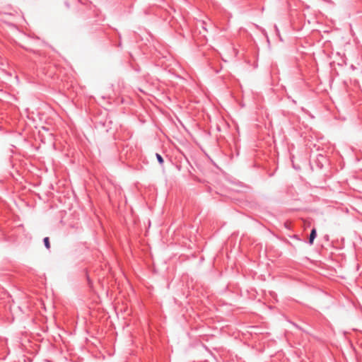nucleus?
<instances>
[{
	"label": "nucleus",
	"mask_w": 362,
	"mask_h": 362,
	"mask_svg": "<svg viewBox=\"0 0 362 362\" xmlns=\"http://www.w3.org/2000/svg\"><path fill=\"white\" fill-rule=\"evenodd\" d=\"M156 158H157V160L158 162L159 163L160 165H163V163H164V160H163V157L161 156L160 154L159 153H156Z\"/></svg>",
	"instance_id": "f03ea898"
},
{
	"label": "nucleus",
	"mask_w": 362,
	"mask_h": 362,
	"mask_svg": "<svg viewBox=\"0 0 362 362\" xmlns=\"http://www.w3.org/2000/svg\"><path fill=\"white\" fill-rule=\"evenodd\" d=\"M316 236H317L316 229L315 228H313L311 230V232H310V237H309V244L310 245H313V241H314L315 238H316Z\"/></svg>",
	"instance_id": "f257e3e1"
},
{
	"label": "nucleus",
	"mask_w": 362,
	"mask_h": 362,
	"mask_svg": "<svg viewBox=\"0 0 362 362\" xmlns=\"http://www.w3.org/2000/svg\"><path fill=\"white\" fill-rule=\"evenodd\" d=\"M43 242H44L45 247L49 250L50 248V243H49V238L48 237L45 238L43 239Z\"/></svg>",
	"instance_id": "7ed1b4c3"
}]
</instances>
